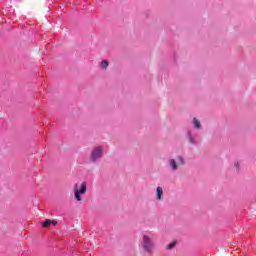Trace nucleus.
I'll use <instances>...</instances> for the list:
<instances>
[{
	"label": "nucleus",
	"mask_w": 256,
	"mask_h": 256,
	"mask_svg": "<svg viewBox=\"0 0 256 256\" xmlns=\"http://www.w3.org/2000/svg\"><path fill=\"white\" fill-rule=\"evenodd\" d=\"M85 193H87V182H82L80 189L78 184L74 185V197L76 201H82L81 195H85Z\"/></svg>",
	"instance_id": "obj_1"
},
{
	"label": "nucleus",
	"mask_w": 256,
	"mask_h": 256,
	"mask_svg": "<svg viewBox=\"0 0 256 256\" xmlns=\"http://www.w3.org/2000/svg\"><path fill=\"white\" fill-rule=\"evenodd\" d=\"M142 247L146 253H151L155 247V243H153V240L147 235H144L142 237Z\"/></svg>",
	"instance_id": "obj_2"
},
{
	"label": "nucleus",
	"mask_w": 256,
	"mask_h": 256,
	"mask_svg": "<svg viewBox=\"0 0 256 256\" xmlns=\"http://www.w3.org/2000/svg\"><path fill=\"white\" fill-rule=\"evenodd\" d=\"M102 155H103V147L97 146L93 149L91 158L93 161H96V159H99V157H101Z\"/></svg>",
	"instance_id": "obj_3"
},
{
	"label": "nucleus",
	"mask_w": 256,
	"mask_h": 256,
	"mask_svg": "<svg viewBox=\"0 0 256 256\" xmlns=\"http://www.w3.org/2000/svg\"><path fill=\"white\" fill-rule=\"evenodd\" d=\"M161 197H163V188H161V187H157L156 188V199L158 200V201H161Z\"/></svg>",
	"instance_id": "obj_4"
},
{
	"label": "nucleus",
	"mask_w": 256,
	"mask_h": 256,
	"mask_svg": "<svg viewBox=\"0 0 256 256\" xmlns=\"http://www.w3.org/2000/svg\"><path fill=\"white\" fill-rule=\"evenodd\" d=\"M170 167L172 171H177V162L175 161V159L170 160Z\"/></svg>",
	"instance_id": "obj_5"
},
{
	"label": "nucleus",
	"mask_w": 256,
	"mask_h": 256,
	"mask_svg": "<svg viewBox=\"0 0 256 256\" xmlns=\"http://www.w3.org/2000/svg\"><path fill=\"white\" fill-rule=\"evenodd\" d=\"M192 122H193L194 127H196V129H201V122H199V120L194 118Z\"/></svg>",
	"instance_id": "obj_6"
},
{
	"label": "nucleus",
	"mask_w": 256,
	"mask_h": 256,
	"mask_svg": "<svg viewBox=\"0 0 256 256\" xmlns=\"http://www.w3.org/2000/svg\"><path fill=\"white\" fill-rule=\"evenodd\" d=\"M53 223V220H51V219H47L46 221H44L43 223H42V225H43V227H51V224Z\"/></svg>",
	"instance_id": "obj_7"
},
{
	"label": "nucleus",
	"mask_w": 256,
	"mask_h": 256,
	"mask_svg": "<svg viewBox=\"0 0 256 256\" xmlns=\"http://www.w3.org/2000/svg\"><path fill=\"white\" fill-rule=\"evenodd\" d=\"M101 67H102V69H107L109 67V61L103 60L101 62Z\"/></svg>",
	"instance_id": "obj_8"
},
{
	"label": "nucleus",
	"mask_w": 256,
	"mask_h": 256,
	"mask_svg": "<svg viewBox=\"0 0 256 256\" xmlns=\"http://www.w3.org/2000/svg\"><path fill=\"white\" fill-rule=\"evenodd\" d=\"M177 245V242H171L166 246V249L170 251L171 249H174V247Z\"/></svg>",
	"instance_id": "obj_9"
},
{
	"label": "nucleus",
	"mask_w": 256,
	"mask_h": 256,
	"mask_svg": "<svg viewBox=\"0 0 256 256\" xmlns=\"http://www.w3.org/2000/svg\"><path fill=\"white\" fill-rule=\"evenodd\" d=\"M178 165H185V160L181 156L178 157Z\"/></svg>",
	"instance_id": "obj_10"
},
{
	"label": "nucleus",
	"mask_w": 256,
	"mask_h": 256,
	"mask_svg": "<svg viewBox=\"0 0 256 256\" xmlns=\"http://www.w3.org/2000/svg\"><path fill=\"white\" fill-rule=\"evenodd\" d=\"M190 141L191 143H195V141L193 140V137H190Z\"/></svg>",
	"instance_id": "obj_11"
},
{
	"label": "nucleus",
	"mask_w": 256,
	"mask_h": 256,
	"mask_svg": "<svg viewBox=\"0 0 256 256\" xmlns=\"http://www.w3.org/2000/svg\"><path fill=\"white\" fill-rule=\"evenodd\" d=\"M236 169H239V163L235 164Z\"/></svg>",
	"instance_id": "obj_12"
},
{
	"label": "nucleus",
	"mask_w": 256,
	"mask_h": 256,
	"mask_svg": "<svg viewBox=\"0 0 256 256\" xmlns=\"http://www.w3.org/2000/svg\"><path fill=\"white\" fill-rule=\"evenodd\" d=\"M52 225H57V222L53 220Z\"/></svg>",
	"instance_id": "obj_13"
}]
</instances>
